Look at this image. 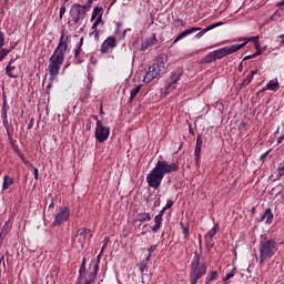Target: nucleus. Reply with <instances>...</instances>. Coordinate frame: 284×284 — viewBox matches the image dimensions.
<instances>
[{"label": "nucleus", "mask_w": 284, "mask_h": 284, "mask_svg": "<svg viewBox=\"0 0 284 284\" xmlns=\"http://www.w3.org/2000/svg\"><path fill=\"white\" fill-rule=\"evenodd\" d=\"M4 43H6V39L3 38V32L0 31V50L2 49Z\"/></svg>", "instance_id": "41"}, {"label": "nucleus", "mask_w": 284, "mask_h": 284, "mask_svg": "<svg viewBox=\"0 0 284 284\" xmlns=\"http://www.w3.org/2000/svg\"><path fill=\"white\" fill-rule=\"evenodd\" d=\"M181 226L183 230L184 239H187V236H190V226H185L183 223H181Z\"/></svg>", "instance_id": "34"}, {"label": "nucleus", "mask_w": 284, "mask_h": 284, "mask_svg": "<svg viewBox=\"0 0 284 284\" xmlns=\"http://www.w3.org/2000/svg\"><path fill=\"white\" fill-rule=\"evenodd\" d=\"M19 156H20L21 161H22L26 165H28V164L30 163L28 160H26V158L22 155V153H20Z\"/></svg>", "instance_id": "47"}, {"label": "nucleus", "mask_w": 284, "mask_h": 284, "mask_svg": "<svg viewBox=\"0 0 284 284\" xmlns=\"http://www.w3.org/2000/svg\"><path fill=\"white\" fill-rule=\"evenodd\" d=\"M156 250V246L152 245L148 248L149 255L146 256V261H150V256H152V252Z\"/></svg>", "instance_id": "38"}, {"label": "nucleus", "mask_w": 284, "mask_h": 284, "mask_svg": "<svg viewBox=\"0 0 284 284\" xmlns=\"http://www.w3.org/2000/svg\"><path fill=\"white\" fill-rule=\"evenodd\" d=\"M179 23H183V20H178Z\"/></svg>", "instance_id": "58"}, {"label": "nucleus", "mask_w": 284, "mask_h": 284, "mask_svg": "<svg viewBox=\"0 0 284 284\" xmlns=\"http://www.w3.org/2000/svg\"><path fill=\"white\" fill-rule=\"evenodd\" d=\"M154 225L151 227L152 232L156 233L159 230H161V226L163 225V217H159L155 215L154 217Z\"/></svg>", "instance_id": "27"}, {"label": "nucleus", "mask_w": 284, "mask_h": 284, "mask_svg": "<svg viewBox=\"0 0 284 284\" xmlns=\"http://www.w3.org/2000/svg\"><path fill=\"white\" fill-rule=\"evenodd\" d=\"M95 19H102L103 20V8L95 7L93 9L91 21H94Z\"/></svg>", "instance_id": "22"}, {"label": "nucleus", "mask_w": 284, "mask_h": 284, "mask_svg": "<svg viewBox=\"0 0 284 284\" xmlns=\"http://www.w3.org/2000/svg\"><path fill=\"white\" fill-rule=\"evenodd\" d=\"M235 274H236L235 270H232L229 273H226V275L223 277V283H227L230 278H234Z\"/></svg>", "instance_id": "32"}, {"label": "nucleus", "mask_w": 284, "mask_h": 284, "mask_svg": "<svg viewBox=\"0 0 284 284\" xmlns=\"http://www.w3.org/2000/svg\"><path fill=\"white\" fill-rule=\"evenodd\" d=\"M260 54H262L261 48L256 49V52L246 57V59H256V57H260Z\"/></svg>", "instance_id": "36"}, {"label": "nucleus", "mask_w": 284, "mask_h": 284, "mask_svg": "<svg viewBox=\"0 0 284 284\" xmlns=\"http://www.w3.org/2000/svg\"><path fill=\"white\" fill-rule=\"evenodd\" d=\"M181 77H183V70L176 69L173 71L166 81L165 88L162 89V94H170V92L176 90V84L181 81Z\"/></svg>", "instance_id": "7"}, {"label": "nucleus", "mask_w": 284, "mask_h": 284, "mask_svg": "<svg viewBox=\"0 0 284 284\" xmlns=\"http://www.w3.org/2000/svg\"><path fill=\"white\" fill-rule=\"evenodd\" d=\"M90 37H94V39H99V30L92 29V32L90 33Z\"/></svg>", "instance_id": "40"}, {"label": "nucleus", "mask_w": 284, "mask_h": 284, "mask_svg": "<svg viewBox=\"0 0 284 284\" xmlns=\"http://www.w3.org/2000/svg\"><path fill=\"white\" fill-rule=\"evenodd\" d=\"M90 130H92V120H88L87 122V131L90 132Z\"/></svg>", "instance_id": "45"}, {"label": "nucleus", "mask_w": 284, "mask_h": 284, "mask_svg": "<svg viewBox=\"0 0 284 284\" xmlns=\"http://www.w3.org/2000/svg\"><path fill=\"white\" fill-rule=\"evenodd\" d=\"M224 22H214L211 26L206 27L205 29H202L199 33H196V39H201L206 32H210V30H214V28H219L223 26Z\"/></svg>", "instance_id": "17"}, {"label": "nucleus", "mask_w": 284, "mask_h": 284, "mask_svg": "<svg viewBox=\"0 0 284 284\" xmlns=\"http://www.w3.org/2000/svg\"><path fill=\"white\" fill-rule=\"evenodd\" d=\"M79 54H81V47H78V48L74 50V57H79Z\"/></svg>", "instance_id": "48"}, {"label": "nucleus", "mask_w": 284, "mask_h": 284, "mask_svg": "<svg viewBox=\"0 0 284 284\" xmlns=\"http://www.w3.org/2000/svg\"><path fill=\"white\" fill-rule=\"evenodd\" d=\"M165 207L163 206V209L159 212V214L158 215H155V216H158V217H160V219H163V214H165Z\"/></svg>", "instance_id": "46"}, {"label": "nucleus", "mask_w": 284, "mask_h": 284, "mask_svg": "<svg viewBox=\"0 0 284 284\" xmlns=\"http://www.w3.org/2000/svg\"><path fill=\"white\" fill-rule=\"evenodd\" d=\"M10 54V50L0 49V61Z\"/></svg>", "instance_id": "35"}, {"label": "nucleus", "mask_w": 284, "mask_h": 284, "mask_svg": "<svg viewBox=\"0 0 284 284\" xmlns=\"http://www.w3.org/2000/svg\"><path fill=\"white\" fill-rule=\"evenodd\" d=\"M7 75L10 77V79H17V67L8 64L6 68Z\"/></svg>", "instance_id": "24"}, {"label": "nucleus", "mask_w": 284, "mask_h": 284, "mask_svg": "<svg viewBox=\"0 0 284 284\" xmlns=\"http://www.w3.org/2000/svg\"><path fill=\"white\" fill-rule=\"evenodd\" d=\"M148 48H150V42L148 40H145L144 42H142L140 50H142V52H143V51L148 50Z\"/></svg>", "instance_id": "37"}, {"label": "nucleus", "mask_w": 284, "mask_h": 284, "mask_svg": "<svg viewBox=\"0 0 284 284\" xmlns=\"http://www.w3.org/2000/svg\"><path fill=\"white\" fill-rule=\"evenodd\" d=\"M69 42L70 36H65V32L61 31L58 47L49 59V72L51 81H54V79H57L61 70V65H63V61H65V52L68 50Z\"/></svg>", "instance_id": "2"}, {"label": "nucleus", "mask_w": 284, "mask_h": 284, "mask_svg": "<svg viewBox=\"0 0 284 284\" xmlns=\"http://www.w3.org/2000/svg\"><path fill=\"white\" fill-rule=\"evenodd\" d=\"M32 125H34V119H31L29 125H28V130H31Z\"/></svg>", "instance_id": "50"}, {"label": "nucleus", "mask_w": 284, "mask_h": 284, "mask_svg": "<svg viewBox=\"0 0 284 284\" xmlns=\"http://www.w3.org/2000/svg\"><path fill=\"white\" fill-rule=\"evenodd\" d=\"M14 184V179L10 178V175L3 176L2 190H9L11 185Z\"/></svg>", "instance_id": "25"}, {"label": "nucleus", "mask_w": 284, "mask_h": 284, "mask_svg": "<svg viewBox=\"0 0 284 284\" xmlns=\"http://www.w3.org/2000/svg\"><path fill=\"white\" fill-rule=\"evenodd\" d=\"M90 239H92V231L90 229H79L73 239V245L77 250H83L90 243Z\"/></svg>", "instance_id": "6"}, {"label": "nucleus", "mask_w": 284, "mask_h": 284, "mask_svg": "<svg viewBox=\"0 0 284 284\" xmlns=\"http://www.w3.org/2000/svg\"><path fill=\"white\" fill-rule=\"evenodd\" d=\"M33 175H34V179L37 181L39 179V169L33 170Z\"/></svg>", "instance_id": "49"}, {"label": "nucleus", "mask_w": 284, "mask_h": 284, "mask_svg": "<svg viewBox=\"0 0 284 284\" xmlns=\"http://www.w3.org/2000/svg\"><path fill=\"white\" fill-rule=\"evenodd\" d=\"M216 232H219V224H215L214 227H212L204 236L206 247L209 250H212L214 247V236H216Z\"/></svg>", "instance_id": "13"}, {"label": "nucleus", "mask_w": 284, "mask_h": 284, "mask_svg": "<svg viewBox=\"0 0 284 284\" xmlns=\"http://www.w3.org/2000/svg\"><path fill=\"white\" fill-rule=\"evenodd\" d=\"M93 0H88V2L84 6H81L83 8L84 12H89L92 8Z\"/></svg>", "instance_id": "33"}, {"label": "nucleus", "mask_w": 284, "mask_h": 284, "mask_svg": "<svg viewBox=\"0 0 284 284\" xmlns=\"http://www.w3.org/2000/svg\"><path fill=\"white\" fill-rule=\"evenodd\" d=\"M12 63H14V58H11L9 61V65H12Z\"/></svg>", "instance_id": "54"}, {"label": "nucleus", "mask_w": 284, "mask_h": 284, "mask_svg": "<svg viewBox=\"0 0 284 284\" xmlns=\"http://www.w3.org/2000/svg\"><path fill=\"white\" fill-rule=\"evenodd\" d=\"M284 136L278 138L277 143H283Z\"/></svg>", "instance_id": "53"}, {"label": "nucleus", "mask_w": 284, "mask_h": 284, "mask_svg": "<svg viewBox=\"0 0 284 284\" xmlns=\"http://www.w3.org/2000/svg\"><path fill=\"white\" fill-rule=\"evenodd\" d=\"M240 41H245V45H247L248 41H252L255 45V50H258L261 48V43H258V37H250V38H242Z\"/></svg>", "instance_id": "28"}, {"label": "nucleus", "mask_w": 284, "mask_h": 284, "mask_svg": "<svg viewBox=\"0 0 284 284\" xmlns=\"http://www.w3.org/2000/svg\"><path fill=\"white\" fill-rule=\"evenodd\" d=\"M174 172H179V162L170 163L165 160H159L155 166L148 173L146 183L149 187L159 190L161 183H163V179H165V174H172Z\"/></svg>", "instance_id": "1"}, {"label": "nucleus", "mask_w": 284, "mask_h": 284, "mask_svg": "<svg viewBox=\"0 0 284 284\" xmlns=\"http://www.w3.org/2000/svg\"><path fill=\"white\" fill-rule=\"evenodd\" d=\"M263 90H271L272 92H276V90H278V79L270 80Z\"/></svg>", "instance_id": "21"}, {"label": "nucleus", "mask_w": 284, "mask_h": 284, "mask_svg": "<svg viewBox=\"0 0 284 284\" xmlns=\"http://www.w3.org/2000/svg\"><path fill=\"white\" fill-rule=\"evenodd\" d=\"M243 48H245V43L224 47L207 53L204 57L203 61L205 63H214V61L225 59V57H230V54H234V52H239V50H243Z\"/></svg>", "instance_id": "3"}, {"label": "nucleus", "mask_w": 284, "mask_h": 284, "mask_svg": "<svg viewBox=\"0 0 284 284\" xmlns=\"http://www.w3.org/2000/svg\"><path fill=\"white\" fill-rule=\"evenodd\" d=\"M172 205H174V201L168 200V201H166V204H165V206H164V210H170V207H172Z\"/></svg>", "instance_id": "42"}, {"label": "nucleus", "mask_w": 284, "mask_h": 284, "mask_svg": "<svg viewBox=\"0 0 284 284\" xmlns=\"http://www.w3.org/2000/svg\"><path fill=\"white\" fill-rule=\"evenodd\" d=\"M81 45H83V38L80 39L79 48H81Z\"/></svg>", "instance_id": "56"}, {"label": "nucleus", "mask_w": 284, "mask_h": 284, "mask_svg": "<svg viewBox=\"0 0 284 284\" xmlns=\"http://www.w3.org/2000/svg\"><path fill=\"white\" fill-rule=\"evenodd\" d=\"M199 31H201V28L199 27H192L190 29H186L175 38L174 43H178V41H181V39H185V37H190V34H194V32Z\"/></svg>", "instance_id": "15"}, {"label": "nucleus", "mask_w": 284, "mask_h": 284, "mask_svg": "<svg viewBox=\"0 0 284 284\" xmlns=\"http://www.w3.org/2000/svg\"><path fill=\"white\" fill-rule=\"evenodd\" d=\"M65 14V6H62L60 8V19H63V16Z\"/></svg>", "instance_id": "44"}, {"label": "nucleus", "mask_w": 284, "mask_h": 284, "mask_svg": "<svg viewBox=\"0 0 284 284\" xmlns=\"http://www.w3.org/2000/svg\"><path fill=\"white\" fill-rule=\"evenodd\" d=\"M93 119L97 121L95 139L99 143H105V140L110 136V129L109 126L103 125V122L99 120V116L93 115Z\"/></svg>", "instance_id": "8"}, {"label": "nucleus", "mask_w": 284, "mask_h": 284, "mask_svg": "<svg viewBox=\"0 0 284 284\" xmlns=\"http://www.w3.org/2000/svg\"><path fill=\"white\" fill-rule=\"evenodd\" d=\"M207 272V266L205 263L201 262V255L197 252L194 253L193 260L191 262V284L199 283V280L203 278Z\"/></svg>", "instance_id": "5"}, {"label": "nucleus", "mask_w": 284, "mask_h": 284, "mask_svg": "<svg viewBox=\"0 0 284 284\" xmlns=\"http://www.w3.org/2000/svg\"><path fill=\"white\" fill-rule=\"evenodd\" d=\"M136 221H140V223H143V221H152V216L150 213H139L136 215Z\"/></svg>", "instance_id": "29"}, {"label": "nucleus", "mask_w": 284, "mask_h": 284, "mask_svg": "<svg viewBox=\"0 0 284 284\" xmlns=\"http://www.w3.org/2000/svg\"><path fill=\"white\" fill-rule=\"evenodd\" d=\"M216 276H219V273L216 271H211L206 277L207 278L206 284L212 283V281H214Z\"/></svg>", "instance_id": "31"}, {"label": "nucleus", "mask_w": 284, "mask_h": 284, "mask_svg": "<svg viewBox=\"0 0 284 284\" xmlns=\"http://www.w3.org/2000/svg\"><path fill=\"white\" fill-rule=\"evenodd\" d=\"M278 252V243H276L275 240L272 239H264L260 242V256H258V263L260 265H263L265 261L268 258H272L274 254Z\"/></svg>", "instance_id": "4"}, {"label": "nucleus", "mask_w": 284, "mask_h": 284, "mask_svg": "<svg viewBox=\"0 0 284 284\" xmlns=\"http://www.w3.org/2000/svg\"><path fill=\"white\" fill-rule=\"evenodd\" d=\"M116 28H115V31H114V34L116 38H119V40H123L125 39V34H128V32H130V29H125L124 31L121 30L122 28V23L121 22H116Z\"/></svg>", "instance_id": "18"}, {"label": "nucleus", "mask_w": 284, "mask_h": 284, "mask_svg": "<svg viewBox=\"0 0 284 284\" xmlns=\"http://www.w3.org/2000/svg\"><path fill=\"white\" fill-rule=\"evenodd\" d=\"M103 20L101 18H97L95 22L93 23L91 30H97L99 23H101Z\"/></svg>", "instance_id": "39"}, {"label": "nucleus", "mask_w": 284, "mask_h": 284, "mask_svg": "<svg viewBox=\"0 0 284 284\" xmlns=\"http://www.w3.org/2000/svg\"><path fill=\"white\" fill-rule=\"evenodd\" d=\"M1 263H3V265H6V262H4V257H3V256L0 258V265H1Z\"/></svg>", "instance_id": "55"}, {"label": "nucleus", "mask_w": 284, "mask_h": 284, "mask_svg": "<svg viewBox=\"0 0 284 284\" xmlns=\"http://www.w3.org/2000/svg\"><path fill=\"white\" fill-rule=\"evenodd\" d=\"M145 267H148V264H145V263H140V265H139V270H140V272L143 274V272H145Z\"/></svg>", "instance_id": "43"}, {"label": "nucleus", "mask_w": 284, "mask_h": 284, "mask_svg": "<svg viewBox=\"0 0 284 284\" xmlns=\"http://www.w3.org/2000/svg\"><path fill=\"white\" fill-rule=\"evenodd\" d=\"M80 276H79V281L80 283H85V281L90 280V277L85 278V257L82 260V264L80 266Z\"/></svg>", "instance_id": "23"}, {"label": "nucleus", "mask_w": 284, "mask_h": 284, "mask_svg": "<svg viewBox=\"0 0 284 284\" xmlns=\"http://www.w3.org/2000/svg\"><path fill=\"white\" fill-rule=\"evenodd\" d=\"M115 45H116V38H114V36H111L103 41L100 50L102 54H108V52H110V49L111 50L114 49Z\"/></svg>", "instance_id": "14"}, {"label": "nucleus", "mask_w": 284, "mask_h": 284, "mask_svg": "<svg viewBox=\"0 0 284 284\" xmlns=\"http://www.w3.org/2000/svg\"><path fill=\"white\" fill-rule=\"evenodd\" d=\"M165 63H168V55L162 54L158 58V62L153 63V65H155L160 72H163V70H165Z\"/></svg>", "instance_id": "19"}, {"label": "nucleus", "mask_w": 284, "mask_h": 284, "mask_svg": "<svg viewBox=\"0 0 284 284\" xmlns=\"http://www.w3.org/2000/svg\"><path fill=\"white\" fill-rule=\"evenodd\" d=\"M139 92H141V85L134 87V89L131 90V92H130L129 101L133 102L134 99L136 98V94H139Z\"/></svg>", "instance_id": "30"}, {"label": "nucleus", "mask_w": 284, "mask_h": 284, "mask_svg": "<svg viewBox=\"0 0 284 284\" xmlns=\"http://www.w3.org/2000/svg\"><path fill=\"white\" fill-rule=\"evenodd\" d=\"M70 17L74 21V23H81L83 19H85V11L81 4L75 3L71 7Z\"/></svg>", "instance_id": "10"}, {"label": "nucleus", "mask_w": 284, "mask_h": 284, "mask_svg": "<svg viewBox=\"0 0 284 284\" xmlns=\"http://www.w3.org/2000/svg\"><path fill=\"white\" fill-rule=\"evenodd\" d=\"M49 207H54V202H52V203L49 205Z\"/></svg>", "instance_id": "57"}, {"label": "nucleus", "mask_w": 284, "mask_h": 284, "mask_svg": "<svg viewBox=\"0 0 284 284\" xmlns=\"http://www.w3.org/2000/svg\"><path fill=\"white\" fill-rule=\"evenodd\" d=\"M240 70H243V68H242V67H240Z\"/></svg>", "instance_id": "59"}, {"label": "nucleus", "mask_w": 284, "mask_h": 284, "mask_svg": "<svg viewBox=\"0 0 284 284\" xmlns=\"http://www.w3.org/2000/svg\"><path fill=\"white\" fill-rule=\"evenodd\" d=\"M203 149V138L201 135L196 136V144L194 150V156L196 163H199V160L201 159V150Z\"/></svg>", "instance_id": "16"}, {"label": "nucleus", "mask_w": 284, "mask_h": 284, "mask_svg": "<svg viewBox=\"0 0 284 284\" xmlns=\"http://www.w3.org/2000/svg\"><path fill=\"white\" fill-rule=\"evenodd\" d=\"M281 6H284V0H281L280 2L276 3L277 8H281Z\"/></svg>", "instance_id": "51"}, {"label": "nucleus", "mask_w": 284, "mask_h": 284, "mask_svg": "<svg viewBox=\"0 0 284 284\" xmlns=\"http://www.w3.org/2000/svg\"><path fill=\"white\" fill-rule=\"evenodd\" d=\"M70 219V209L68 206L60 207V212L55 214L53 225L61 226Z\"/></svg>", "instance_id": "11"}, {"label": "nucleus", "mask_w": 284, "mask_h": 284, "mask_svg": "<svg viewBox=\"0 0 284 284\" xmlns=\"http://www.w3.org/2000/svg\"><path fill=\"white\" fill-rule=\"evenodd\" d=\"M267 154H270V152L263 153V154L261 155V161H263V159H265V156H267Z\"/></svg>", "instance_id": "52"}, {"label": "nucleus", "mask_w": 284, "mask_h": 284, "mask_svg": "<svg viewBox=\"0 0 284 284\" xmlns=\"http://www.w3.org/2000/svg\"><path fill=\"white\" fill-rule=\"evenodd\" d=\"M159 74H161L159 67L152 64L151 67H149L146 73L143 78V82L152 83V81L155 80L156 77H159Z\"/></svg>", "instance_id": "12"}, {"label": "nucleus", "mask_w": 284, "mask_h": 284, "mask_svg": "<svg viewBox=\"0 0 284 284\" xmlns=\"http://www.w3.org/2000/svg\"><path fill=\"white\" fill-rule=\"evenodd\" d=\"M274 220V213H272V209H267L261 217V221H265L267 225H271Z\"/></svg>", "instance_id": "20"}, {"label": "nucleus", "mask_w": 284, "mask_h": 284, "mask_svg": "<svg viewBox=\"0 0 284 284\" xmlns=\"http://www.w3.org/2000/svg\"><path fill=\"white\" fill-rule=\"evenodd\" d=\"M258 71L257 70H252L247 77L245 79L242 80L241 85L245 87V85H250V83H252V79H254V74H256Z\"/></svg>", "instance_id": "26"}, {"label": "nucleus", "mask_w": 284, "mask_h": 284, "mask_svg": "<svg viewBox=\"0 0 284 284\" xmlns=\"http://www.w3.org/2000/svg\"><path fill=\"white\" fill-rule=\"evenodd\" d=\"M106 243L102 246L101 253L90 262L89 265V280H85V284L94 283V278H97V274H99V263H101V254H103V251L105 250Z\"/></svg>", "instance_id": "9"}]
</instances>
